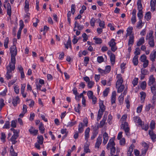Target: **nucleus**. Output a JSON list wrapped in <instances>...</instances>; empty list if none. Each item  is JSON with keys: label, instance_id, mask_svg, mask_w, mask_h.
Masks as SVG:
<instances>
[{"label": "nucleus", "instance_id": "nucleus-20", "mask_svg": "<svg viewBox=\"0 0 156 156\" xmlns=\"http://www.w3.org/2000/svg\"><path fill=\"white\" fill-rule=\"evenodd\" d=\"M140 101L141 103H143L146 96V94L145 92L142 91L140 93Z\"/></svg>", "mask_w": 156, "mask_h": 156}, {"label": "nucleus", "instance_id": "nucleus-41", "mask_svg": "<svg viewBox=\"0 0 156 156\" xmlns=\"http://www.w3.org/2000/svg\"><path fill=\"white\" fill-rule=\"evenodd\" d=\"M38 140V143L40 144H42L43 143V137L42 136H37Z\"/></svg>", "mask_w": 156, "mask_h": 156}, {"label": "nucleus", "instance_id": "nucleus-8", "mask_svg": "<svg viewBox=\"0 0 156 156\" xmlns=\"http://www.w3.org/2000/svg\"><path fill=\"white\" fill-rule=\"evenodd\" d=\"M18 136L19 132H16V133H14L10 139V140L12 142V144H14L17 142L16 140L18 138Z\"/></svg>", "mask_w": 156, "mask_h": 156}, {"label": "nucleus", "instance_id": "nucleus-22", "mask_svg": "<svg viewBox=\"0 0 156 156\" xmlns=\"http://www.w3.org/2000/svg\"><path fill=\"white\" fill-rule=\"evenodd\" d=\"M133 147L134 146L133 144L129 146L127 152L128 156H133V155H132V153L133 151Z\"/></svg>", "mask_w": 156, "mask_h": 156}, {"label": "nucleus", "instance_id": "nucleus-54", "mask_svg": "<svg viewBox=\"0 0 156 156\" xmlns=\"http://www.w3.org/2000/svg\"><path fill=\"white\" fill-rule=\"evenodd\" d=\"M137 15L139 19L141 20L143 17L142 11H139Z\"/></svg>", "mask_w": 156, "mask_h": 156}, {"label": "nucleus", "instance_id": "nucleus-12", "mask_svg": "<svg viewBox=\"0 0 156 156\" xmlns=\"http://www.w3.org/2000/svg\"><path fill=\"white\" fill-rule=\"evenodd\" d=\"M153 32L152 30H150L148 33H147L146 37V40H149L154 39L153 36Z\"/></svg>", "mask_w": 156, "mask_h": 156}, {"label": "nucleus", "instance_id": "nucleus-18", "mask_svg": "<svg viewBox=\"0 0 156 156\" xmlns=\"http://www.w3.org/2000/svg\"><path fill=\"white\" fill-rule=\"evenodd\" d=\"M103 137L104 139L103 143L105 145L107 143L108 140V134L106 132L103 134Z\"/></svg>", "mask_w": 156, "mask_h": 156}, {"label": "nucleus", "instance_id": "nucleus-63", "mask_svg": "<svg viewBox=\"0 0 156 156\" xmlns=\"http://www.w3.org/2000/svg\"><path fill=\"white\" fill-rule=\"evenodd\" d=\"M98 133L96 132H92V134L91 136V140H94L97 136Z\"/></svg>", "mask_w": 156, "mask_h": 156}, {"label": "nucleus", "instance_id": "nucleus-57", "mask_svg": "<svg viewBox=\"0 0 156 156\" xmlns=\"http://www.w3.org/2000/svg\"><path fill=\"white\" fill-rule=\"evenodd\" d=\"M138 79L137 78H135L132 81V83L134 86L137 85L138 82Z\"/></svg>", "mask_w": 156, "mask_h": 156}, {"label": "nucleus", "instance_id": "nucleus-9", "mask_svg": "<svg viewBox=\"0 0 156 156\" xmlns=\"http://www.w3.org/2000/svg\"><path fill=\"white\" fill-rule=\"evenodd\" d=\"M148 134L153 142L156 141V134L154 132L153 130H149L148 131Z\"/></svg>", "mask_w": 156, "mask_h": 156}, {"label": "nucleus", "instance_id": "nucleus-52", "mask_svg": "<svg viewBox=\"0 0 156 156\" xmlns=\"http://www.w3.org/2000/svg\"><path fill=\"white\" fill-rule=\"evenodd\" d=\"M98 20L100 21L99 24V26L101 27V28H104L105 27V23L104 21H101L100 19H98Z\"/></svg>", "mask_w": 156, "mask_h": 156}, {"label": "nucleus", "instance_id": "nucleus-45", "mask_svg": "<svg viewBox=\"0 0 156 156\" xmlns=\"http://www.w3.org/2000/svg\"><path fill=\"white\" fill-rule=\"evenodd\" d=\"M124 95H122V94H121V95L119 97L118 99L120 105L122 104L124 100Z\"/></svg>", "mask_w": 156, "mask_h": 156}, {"label": "nucleus", "instance_id": "nucleus-5", "mask_svg": "<svg viewBox=\"0 0 156 156\" xmlns=\"http://www.w3.org/2000/svg\"><path fill=\"white\" fill-rule=\"evenodd\" d=\"M148 84L150 86H156L155 78L153 75H151L149 77Z\"/></svg>", "mask_w": 156, "mask_h": 156}, {"label": "nucleus", "instance_id": "nucleus-58", "mask_svg": "<svg viewBox=\"0 0 156 156\" xmlns=\"http://www.w3.org/2000/svg\"><path fill=\"white\" fill-rule=\"evenodd\" d=\"M94 84V82L92 81H90L87 83V86L89 88H91Z\"/></svg>", "mask_w": 156, "mask_h": 156}, {"label": "nucleus", "instance_id": "nucleus-11", "mask_svg": "<svg viewBox=\"0 0 156 156\" xmlns=\"http://www.w3.org/2000/svg\"><path fill=\"white\" fill-rule=\"evenodd\" d=\"M117 77H119V78L117 80L116 83V87L122 85V83L123 81V80L121 77V75H118Z\"/></svg>", "mask_w": 156, "mask_h": 156}, {"label": "nucleus", "instance_id": "nucleus-60", "mask_svg": "<svg viewBox=\"0 0 156 156\" xmlns=\"http://www.w3.org/2000/svg\"><path fill=\"white\" fill-rule=\"evenodd\" d=\"M87 95L89 99L92 98L93 97V92L90 90L88 91L87 92Z\"/></svg>", "mask_w": 156, "mask_h": 156}, {"label": "nucleus", "instance_id": "nucleus-64", "mask_svg": "<svg viewBox=\"0 0 156 156\" xmlns=\"http://www.w3.org/2000/svg\"><path fill=\"white\" fill-rule=\"evenodd\" d=\"M147 60V57L145 55H143L140 56V60L141 62H144Z\"/></svg>", "mask_w": 156, "mask_h": 156}, {"label": "nucleus", "instance_id": "nucleus-29", "mask_svg": "<svg viewBox=\"0 0 156 156\" xmlns=\"http://www.w3.org/2000/svg\"><path fill=\"white\" fill-rule=\"evenodd\" d=\"M64 44L65 46V47L66 49H68L69 47L70 48L71 47V41L70 38L69 37V38L67 43L66 44Z\"/></svg>", "mask_w": 156, "mask_h": 156}, {"label": "nucleus", "instance_id": "nucleus-14", "mask_svg": "<svg viewBox=\"0 0 156 156\" xmlns=\"http://www.w3.org/2000/svg\"><path fill=\"white\" fill-rule=\"evenodd\" d=\"M150 60L153 62H154L156 59V51H153V52L151 53L149 56Z\"/></svg>", "mask_w": 156, "mask_h": 156}, {"label": "nucleus", "instance_id": "nucleus-17", "mask_svg": "<svg viewBox=\"0 0 156 156\" xmlns=\"http://www.w3.org/2000/svg\"><path fill=\"white\" fill-rule=\"evenodd\" d=\"M116 93L115 91H113L111 95V102L112 104L115 103Z\"/></svg>", "mask_w": 156, "mask_h": 156}, {"label": "nucleus", "instance_id": "nucleus-50", "mask_svg": "<svg viewBox=\"0 0 156 156\" xmlns=\"http://www.w3.org/2000/svg\"><path fill=\"white\" fill-rule=\"evenodd\" d=\"M141 126L142 129H143L145 131H147L148 129V126L147 125L145 124V125L142 124V123L141 124V125H140Z\"/></svg>", "mask_w": 156, "mask_h": 156}, {"label": "nucleus", "instance_id": "nucleus-43", "mask_svg": "<svg viewBox=\"0 0 156 156\" xmlns=\"http://www.w3.org/2000/svg\"><path fill=\"white\" fill-rule=\"evenodd\" d=\"M109 92V88L108 87L106 88L103 92V95L104 97L107 96Z\"/></svg>", "mask_w": 156, "mask_h": 156}, {"label": "nucleus", "instance_id": "nucleus-25", "mask_svg": "<svg viewBox=\"0 0 156 156\" xmlns=\"http://www.w3.org/2000/svg\"><path fill=\"white\" fill-rule=\"evenodd\" d=\"M145 42V40L144 37H142L140 38L136 44V46H140L141 45L144 44Z\"/></svg>", "mask_w": 156, "mask_h": 156}, {"label": "nucleus", "instance_id": "nucleus-19", "mask_svg": "<svg viewBox=\"0 0 156 156\" xmlns=\"http://www.w3.org/2000/svg\"><path fill=\"white\" fill-rule=\"evenodd\" d=\"M90 132V128L89 127H88L86 129L84 132L85 139V140L87 141V140L88 138L89 137Z\"/></svg>", "mask_w": 156, "mask_h": 156}, {"label": "nucleus", "instance_id": "nucleus-36", "mask_svg": "<svg viewBox=\"0 0 156 156\" xmlns=\"http://www.w3.org/2000/svg\"><path fill=\"white\" fill-rule=\"evenodd\" d=\"M116 88H117V92L118 93H120L123 91L124 88V85L119 86H116Z\"/></svg>", "mask_w": 156, "mask_h": 156}, {"label": "nucleus", "instance_id": "nucleus-62", "mask_svg": "<svg viewBox=\"0 0 156 156\" xmlns=\"http://www.w3.org/2000/svg\"><path fill=\"white\" fill-rule=\"evenodd\" d=\"M140 50L139 48H137L135 49V51L134 52L135 55L137 56L140 54Z\"/></svg>", "mask_w": 156, "mask_h": 156}, {"label": "nucleus", "instance_id": "nucleus-61", "mask_svg": "<svg viewBox=\"0 0 156 156\" xmlns=\"http://www.w3.org/2000/svg\"><path fill=\"white\" fill-rule=\"evenodd\" d=\"M81 108V106L79 104H78L77 107H75L74 108L75 111L78 112V113H80V109Z\"/></svg>", "mask_w": 156, "mask_h": 156}, {"label": "nucleus", "instance_id": "nucleus-35", "mask_svg": "<svg viewBox=\"0 0 156 156\" xmlns=\"http://www.w3.org/2000/svg\"><path fill=\"white\" fill-rule=\"evenodd\" d=\"M25 10L26 12H27L29 10V3L28 1L26 0L25 2Z\"/></svg>", "mask_w": 156, "mask_h": 156}, {"label": "nucleus", "instance_id": "nucleus-28", "mask_svg": "<svg viewBox=\"0 0 156 156\" xmlns=\"http://www.w3.org/2000/svg\"><path fill=\"white\" fill-rule=\"evenodd\" d=\"M137 5L138 11H142L143 7L142 4H141V0H138L137 1Z\"/></svg>", "mask_w": 156, "mask_h": 156}, {"label": "nucleus", "instance_id": "nucleus-2", "mask_svg": "<svg viewBox=\"0 0 156 156\" xmlns=\"http://www.w3.org/2000/svg\"><path fill=\"white\" fill-rule=\"evenodd\" d=\"M10 52L11 53V63L15 64L16 63V56L17 54V50L16 46L13 45L10 48Z\"/></svg>", "mask_w": 156, "mask_h": 156}, {"label": "nucleus", "instance_id": "nucleus-47", "mask_svg": "<svg viewBox=\"0 0 156 156\" xmlns=\"http://www.w3.org/2000/svg\"><path fill=\"white\" fill-rule=\"evenodd\" d=\"M148 72L147 70L144 69V68H142L141 69V74L146 75L148 73Z\"/></svg>", "mask_w": 156, "mask_h": 156}, {"label": "nucleus", "instance_id": "nucleus-59", "mask_svg": "<svg viewBox=\"0 0 156 156\" xmlns=\"http://www.w3.org/2000/svg\"><path fill=\"white\" fill-rule=\"evenodd\" d=\"M9 42V38L7 37L4 42V46L5 48H8V43Z\"/></svg>", "mask_w": 156, "mask_h": 156}, {"label": "nucleus", "instance_id": "nucleus-16", "mask_svg": "<svg viewBox=\"0 0 156 156\" xmlns=\"http://www.w3.org/2000/svg\"><path fill=\"white\" fill-rule=\"evenodd\" d=\"M108 55H110V60L112 64L113 65L114 64L115 61V57L114 54L111 52H108Z\"/></svg>", "mask_w": 156, "mask_h": 156}, {"label": "nucleus", "instance_id": "nucleus-27", "mask_svg": "<svg viewBox=\"0 0 156 156\" xmlns=\"http://www.w3.org/2000/svg\"><path fill=\"white\" fill-rule=\"evenodd\" d=\"M84 125L82 122H80L78 126V132L82 133L83 132Z\"/></svg>", "mask_w": 156, "mask_h": 156}, {"label": "nucleus", "instance_id": "nucleus-3", "mask_svg": "<svg viewBox=\"0 0 156 156\" xmlns=\"http://www.w3.org/2000/svg\"><path fill=\"white\" fill-rule=\"evenodd\" d=\"M121 127L124 130L126 135L128 137H129L130 136V133L128 123L126 122H124L123 124L121 125Z\"/></svg>", "mask_w": 156, "mask_h": 156}, {"label": "nucleus", "instance_id": "nucleus-37", "mask_svg": "<svg viewBox=\"0 0 156 156\" xmlns=\"http://www.w3.org/2000/svg\"><path fill=\"white\" fill-rule=\"evenodd\" d=\"M134 37L133 36H130L128 41V45L129 46L130 44L132 45L134 43Z\"/></svg>", "mask_w": 156, "mask_h": 156}, {"label": "nucleus", "instance_id": "nucleus-34", "mask_svg": "<svg viewBox=\"0 0 156 156\" xmlns=\"http://www.w3.org/2000/svg\"><path fill=\"white\" fill-rule=\"evenodd\" d=\"M151 13L150 12H147L145 14L144 18L147 21H149L151 18Z\"/></svg>", "mask_w": 156, "mask_h": 156}, {"label": "nucleus", "instance_id": "nucleus-30", "mask_svg": "<svg viewBox=\"0 0 156 156\" xmlns=\"http://www.w3.org/2000/svg\"><path fill=\"white\" fill-rule=\"evenodd\" d=\"M98 122H97L96 123V124L94 126H91L92 128L93 129V132H96L98 133Z\"/></svg>", "mask_w": 156, "mask_h": 156}, {"label": "nucleus", "instance_id": "nucleus-48", "mask_svg": "<svg viewBox=\"0 0 156 156\" xmlns=\"http://www.w3.org/2000/svg\"><path fill=\"white\" fill-rule=\"evenodd\" d=\"M10 128V123L8 121H7L5 122L3 128V129H9Z\"/></svg>", "mask_w": 156, "mask_h": 156}, {"label": "nucleus", "instance_id": "nucleus-21", "mask_svg": "<svg viewBox=\"0 0 156 156\" xmlns=\"http://www.w3.org/2000/svg\"><path fill=\"white\" fill-rule=\"evenodd\" d=\"M7 14L10 17L11 15V7L9 3L7 4Z\"/></svg>", "mask_w": 156, "mask_h": 156}, {"label": "nucleus", "instance_id": "nucleus-24", "mask_svg": "<svg viewBox=\"0 0 156 156\" xmlns=\"http://www.w3.org/2000/svg\"><path fill=\"white\" fill-rule=\"evenodd\" d=\"M107 118L105 116L103 117L102 119L100 122L99 127L100 128H102L105 125V121L106 120Z\"/></svg>", "mask_w": 156, "mask_h": 156}, {"label": "nucleus", "instance_id": "nucleus-46", "mask_svg": "<svg viewBox=\"0 0 156 156\" xmlns=\"http://www.w3.org/2000/svg\"><path fill=\"white\" fill-rule=\"evenodd\" d=\"M156 86H151V92L153 95H156Z\"/></svg>", "mask_w": 156, "mask_h": 156}, {"label": "nucleus", "instance_id": "nucleus-38", "mask_svg": "<svg viewBox=\"0 0 156 156\" xmlns=\"http://www.w3.org/2000/svg\"><path fill=\"white\" fill-rule=\"evenodd\" d=\"M133 62L134 65L137 66L138 64V56L135 55L133 58Z\"/></svg>", "mask_w": 156, "mask_h": 156}, {"label": "nucleus", "instance_id": "nucleus-23", "mask_svg": "<svg viewBox=\"0 0 156 156\" xmlns=\"http://www.w3.org/2000/svg\"><path fill=\"white\" fill-rule=\"evenodd\" d=\"M133 120L135 122L138 123L139 125H141V124L142 123V121L139 117H133Z\"/></svg>", "mask_w": 156, "mask_h": 156}, {"label": "nucleus", "instance_id": "nucleus-26", "mask_svg": "<svg viewBox=\"0 0 156 156\" xmlns=\"http://www.w3.org/2000/svg\"><path fill=\"white\" fill-rule=\"evenodd\" d=\"M19 99L20 98L18 96H17L12 98V103L14 106H16L17 105Z\"/></svg>", "mask_w": 156, "mask_h": 156}, {"label": "nucleus", "instance_id": "nucleus-1", "mask_svg": "<svg viewBox=\"0 0 156 156\" xmlns=\"http://www.w3.org/2000/svg\"><path fill=\"white\" fill-rule=\"evenodd\" d=\"M7 72L6 74V77L7 80L11 79L12 76L11 72L15 69V64L9 63V65L6 67Z\"/></svg>", "mask_w": 156, "mask_h": 156}, {"label": "nucleus", "instance_id": "nucleus-44", "mask_svg": "<svg viewBox=\"0 0 156 156\" xmlns=\"http://www.w3.org/2000/svg\"><path fill=\"white\" fill-rule=\"evenodd\" d=\"M146 82L145 81H143L141 83L140 85V87L143 90H144L146 88Z\"/></svg>", "mask_w": 156, "mask_h": 156}, {"label": "nucleus", "instance_id": "nucleus-7", "mask_svg": "<svg viewBox=\"0 0 156 156\" xmlns=\"http://www.w3.org/2000/svg\"><path fill=\"white\" fill-rule=\"evenodd\" d=\"M114 140V138H112L109 140L106 147L107 149L109 150L110 148L114 147L115 143Z\"/></svg>", "mask_w": 156, "mask_h": 156}, {"label": "nucleus", "instance_id": "nucleus-53", "mask_svg": "<svg viewBox=\"0 0 156 156\" xmlns=\"http://www.w3.org/2000/svg\"><path fill=\"white\" fill-rule=\"evenodd\" d=\"M104 58L102 56H98L97 58V61L99 63H101L104 61Z\"/></svg>", "mask_w": 156, "mask_h": 156}, {"label": "nucleus", "instance_id": "nucleus-42", "mask_svg": "<svg viewBox=\"0 0 156 156\" xmlns=\"http://www.w3.org/2000/svg\"><path fill=\"white\" fill-rule=\"evenodd\" d=\"M151 108L152 109H153L154 106L151 105V104H149L147 105L145 107L146 111L147 112L149 111L150 110Z\"/></svg>", "mask_w": 156, "mask_h": 156}, {"label": "nucleus", "instance_id": "nucleus-32", "mask_svg": "<svg viewBox=\"0 0 156 156\" xmlns=\"http://www.w3.org/2000/svg\"><path fill=\"white\" fill-rule=\"evenodd\" d=\"M39 130L41 131V133L43 134L44 133L45 128L44 125L42 122H40L39 127Z\"/></svg>", "mask_w": 156, "mask_h": 156}, {"label": "nucleus", "instance_id": "nucleus-49", "mask_svg": "<svg viewBox=\"0 0 156 156\" xmlns=\"http://www.w3.org/2000/svg\"><path fill=\"white\" fill-rule=\"evenodd\" d=\"M103 113H102V112H98V116L97 118V121H99L101 119L103 114Z\"/></svg>", "mask_w": 156, "mask_h": 156}, {"label": "nucleus", "instance_id": "nucleus-39", "mask_svg": "<svg viewBox=\"0 0 156 156\" xmlns=\"http://www.w3.org/2000/svg\"><path fill=\"white\" fill-rule=\"evenodd\" d=\"M84 151L86 153L90 152V150L89 149V146L87 144H86L84 145Z\"/></svg>", "mask_w": 156, "mask_h": 156}, {"label": "nucleus", "instance_id": "nucleus-40", "mask_svg": "<svg viewBox=\"0 0 156 156\" xmlns=\"http://www.w3.org/2000/svg\"><path fill=\"white\" fill-rule=\"evenodd\" d=\"M148 43L150 47L151 48H154L155 46L154 39L148 40Z\"/></svg>", "mask_w": 156, "mask_h": 156}, {"label": "nucleus", "instance_id": "nucleus-56", "mask_svg": "<svg viewBox=\"0 0 156 156\" xmlns=\"http://www.w3.org/2000/svg\"><path fill=\"white\" fill-rule=\"evenodd\" d=\"M96 22V20L94 18H92L90 21V23L92 27H94L95 25V23Z\"/></svg>", "mask_w": 156, "mask_h": 156}, {"label": "nucleus", "instance_id": "nucleus-51", "mask_svg": "<svg viewBox=\"0 0 156 156\" xmlns=\"http://www.w3.org/2000/svg\"><path fill=\"white\" fill-rule=\"evenodd\" d=\"M76 123V121L72 122L70 121L69 122L67 125V127H72Z\"/></svg>", "mask_w": 156, "mask_h": 156}, {"label": "nucleus", "instance_id": "nucleus-6", "mask_svg": "<svg viewBox=\"0 0 156 156\" xmlns=\"http://www.w3.org/2000/svg\"><path fill=\"white\" fill-rule=\"evenodd\" d=\"M99 109L98 112L103 113L105 110V106L104 105L103 101L100 100L99 102Z\"/></svg>", "mask_w": 156, "mask_h": 156}, {"label": "nucleus", "instance_id": "nucleus-15", "mask_svg": "<svg viewBox=\"0 0 156 156\" xmlns=\"http://www.w3.org/2000/svg\"><path fill=\"white\" fill-rule=\"evenodd\" d=\"M150 6L151 11L154 12L156 8V0H151L150 1Z\"/></svg>", "mask_w": 156, "mask_h": 156}, {"label": "nucleus", "instance_id": "nucleus-10", "mask_svg": "<svg viewBox=\"0 0 156 156\" xmlns=\"http://www.w3.org/2000/svg\"><path fill=\"white\" fill-rule=\"evenodd\" d=\"M102 141V136L101 135L98 136L95 143V148H99L101 144Z\"/></svg>", "mask_w": 156, "mask_h": 156}, {"label": "nucleus", "instance_id": "nucleus-4", "mask_svg": "<svg viewBox=\"0 0 156 156\" xmlns=\"http://www.w3.org/2000/svg\"><path fill=\"white\" fill-rule=\"evenodd\" d=\"M115 40L113 38L111 39L108 42V44L111 47V50L113 52H115L117 49V47L116 45V43L115 42Z\"/></svg>", "mask_w": 156, "mask_h": 156}, {"label": "nucleus", "instance_id": "nucleus-33", "mask_svg": "<svg viewBox=\"0 0 156 156\" xmlns=\"http://www.w3.org/2000/svg\"><path fill=\"white\" fill-rule=\"evenodd\" d=\"M133 28L132 27H129L127 30V33L126 34V37L130 35L132 32Z\"/></svg>", "mask_w": 156, "mask_h": 156}, {"label": "nucleus", "instance_id": "nucleus-55", "mask_svg": "<svg viewBox=\"0 0 156 156\" xmlns=\"http://www.w3.org/2000/svg\"><path fill=\"white\" fill-rule=\"evenodd\" d=\"M143 23L142 22V20H140L138 22V23L136 25V27L139 28H142L143 25H142Z\"/></svg>", "mask_w": 156, "mask_h": 156}, {"label": "nucleus", "instance_id": "nucleus-13", "mask_svg": "<svg viewBox=\"0 0 156 156\" xmlns=\"http://www.w3.org/2000/svg\"><path fill=\"white\" fill-rule=\"evenodd\" d=\"M29 131L31 134L34 136L36 135L37 134L38 130L35 129V128L31 126L29 129Z\"/></svg>", "mask_w": 156, "mask_h": 156}, {"label": "nucleus", "instance_id": "nucleus-31", "mask_svg": "<svg viewBox=\"0 0 156 156\" xmlns=\"http://www.w3.org/2000/svg\"><path fill=\"white\" fill-rule=\"evenodd\" d=\"M93 40H95V42L97 44H101L102 42V39L100 38L94 37L93 38Z\"/></svg>", "mask_w": 156, "mask_h": 156}]
</instances>
